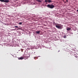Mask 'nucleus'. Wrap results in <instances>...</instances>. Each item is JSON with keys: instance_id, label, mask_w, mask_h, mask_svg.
Masks as SVG:
<instances>
[{"instance_id": "12", "label": "nucleus", "mask_w": 78, "mask_h": 78, "mask_svg": "<svg viewBox=\"0 0 78 78\" xmlns=\"http://www.w3.org/2000/svg\"><path fill=\"white\" fill-rule=\"evenodd\" d=\"M15 27H16V28H18V26H15Z\"/></svg>"}, {"instance_id": "9", "label": "nucleus", "mask_w": 78, "mask_h": 78, "mask_svg": "<svg viewBox=\"0 0 78 78\" xmlns=\"http://www.w3.org/2000/svg\"><path fill=\"white\" fill-rule=\"evenodd\" d=\"M71 30V28H67V31H69V30Z\"/></svg>"}, {"instance_id": "10", "label": "nucleus", "mask_w": 78, "mask_h": 78, "mask_svg": "<svg viewBox=\"0 0 78 78\" xmlns=\"http://www.w3.org/2000/svg\"><path fill=\"white\" fill-rule=\"evenodd\" d=\"M75 57L77 59V61H78V56L77 57V56H76V55H75Z\"/></svg>"}, {"instance_id": "5", "label": "nucleus", "mask_w": 78, "mask_h": 78, "mask_svg": "<svg viewBox=\"0 0 78 78\" xmlns=\"http://www.w3.org/2000/svg\"><path fill=\"white\" fill-rule=\"evenodd\" d=\"M9 2V0H4V2L5 3H8V2Z\"/></svg>"}, {"instance_id": "15", "label": "nucleus", "mask_w": 78, "mask_h": 78, "mask_svg": "<svg viewBox=\"0 0 78 78\" xmlns=\"http://www.w3.org/2000/svg\"><path fill=\"white\" fill-rule=\"evenodd\" d=\"M77 32H78V31H77Z\"/></svg>"}, {"instance_id": "6", "label": "nucleus", "mask_w": 78, "mask_h": 78, "mask_svg": "<svg viewBox=\"0 0 78 78\" xmlns=\"http://www.w3.org/2000/svg\"><path fill=\"white\" fill-rule=\"evenodd\" d=\"M36 1H37L38 2H40L41 3L42 2V0H35Z\"/></svg>"}, {"instance_id": "8", "label": "nucleus", "mask_w": 78, "mask_h": 78, "mask_svg": "<svg viewBox=\"0 0 78 78\" xmlns=\"http://www.w3.org/2000/svg\"><path fill=\"white\" fill-rule=\"evenodd\" d=\"M36 33H37V34H40V31H36Z\"/></svg>"}, {"instance_id": "13", "label": "nucleus", "mask_w": 78, "mask_h": 78, "mask_svg": "<svg viewBox=\"0 0 78 78\" xmlns=\"http://www.w3.org/2000/svg\"><path fill=\"white\" fill-rule=\"evenodd\" d=\"M66 2H68V0H66Z\"/></svg>"}, {"instance_id": "14", "label": "nucleus", "mask_w": 78, "mask_h": 78, "mask_svg": "<svg viewBox=\"0 0 78 78\" xmlns=\"http://www.w3.org/2000/svg\"><path fill=\"white\" fill-rule=\"evenodd\" d=\"M77 12H78V9L77 10Z\"/></svg>"}, {"instance_id": "4", "label": "nucleus", "mask_w": 78, "mask_h": 78, "mask_svg": "<svg viewBox=\"0 0 78 78\" xmlns=\"http://www.w3.org/2000/svg\"><path fill=\"white\" fill-rule=\"evenodd\" d=\"M24 59V58L23 57H20L18 58V59L22 60V59Z\"/></svg>"}, {"instance_id": "11", "label": "nucleus", "mask_w": 78, "mask_h": 78, "mask_svg": "<svg viewBox=\"0 0 78 78\" xmlns=\"http://www.w3.org/2000/svg\"><path fill=\"white\" fill-rule=\"evenodd\" d=\"M19 25H22V23H19Z\"/></svg>"}, {"instance_id": "7", "label": "nucleus", "mask_w": 78, "mask_h": 78, "mask_svg": "<svg viewBox=\"0 0 78 78\" xmlns=\"http://www.w3.org/2000/svg\"><path fill=\"white\" fill-rule=\"evenodd\" d=\"M5 0H0V2L2 3V2H4Z\"/></svg>"}, {"instance_id": "16", "label": "nucleus", "mask_w": 78, "mask_h": 78, "mask_svg": "<svg viewBox=\"0 0 78 78\" xmlns=\"http://www.w3.org/2000/svg\"><path fill=\"white\" fill-rule=\"evenodd\" d=\"M57 24V25H58V24Z\"/></svg>"}, {"instance_id": "3", "label": "nucleus", "mask_w": 78, "mask_h": 78, "mask_svg": "<svg viewBox=\"0 0 78 78\" xmlns=\"http://www.w3.org/2000/svg\"><path fill=\"white\" fill-rule=\"evenodd\" d=\"M55 27L56 28H58V29H61V26L56 25H55Z\"/></svg>"}, {"instance_id": "2", "label": "nucleus", "mask_w": 78, "mask_h": 78, "mask_svg": "<svg viewBox=\"0 0 78 78\" xmlns=\"http://www.w3.org/2000/svg\"><path fill=\"white\" fill-rule=\"evenodd\" d=\"M45 2H46V3L47 2H49V3H51V2H52V1L51 0H45Z\"/></svg>"}, {"instance_id": "1", "label": "nucleus", "mask_w": 78, "mask_h": 78, "mask_svg": "<svg viewBox=\"0 0 78 78\" xmlns=\"http://www.w3.org/2000/svg\"><path fill=\"white\" fill-rule=\"evenodd\" d=\"M47 6L48 8H51V9L55 7V6L53 5V4H52V5L49 4L47 5Z\"/></svg>"}]
</instances>
